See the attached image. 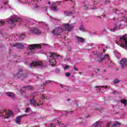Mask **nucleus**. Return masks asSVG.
<instances>
[{
    "mask_svg": "<svg viewBox=\"0 0 127 127\" xmlns=\"http://www.w3.org/2000/svg\"><path fill=\"white\" fill-rule=\"evenodd\" d=\"M92 54L93 55H96L97 56L95 59V61L99 62V63H101L103 60H108V61L109 62L111 61V60H110V56L108 54L104 55V57L102 58V56H103V53L102 52L96 51L93 52Z\"/></svg>",
    "mask_w": 127,
    "mask_h": 127,
    "instance_id": "obj_1",
    "label": "nucleus"
},
{
    "mask_svg": "<svg viewBox=\"0 0 127 127\" xmlns=\"http://www.w3.org/2000/svg\"><path fill=\"white\" fill-rule=\"evenodd\" d=\"M5 20L8 22V23L11 24L13 26H15L16 25V22L18 21L20 22L19 25H20V24H22V21H23V20L20 19V18L16 15H14L11 17L10 19H7Z\"/></svg>",
    "mask_w": 127,
    "mask_h": 127,
    "instance_id": "obj_2",
    "label": "nucleus"
},
{
    "mask_svg": "<svg viewBox=\"0 0 127 127\" xmlns=\"http://www.w3.org/2000/svg\"><path fill=\"white\" fill-rule=\"evenodd\" d=\"M113 20L115 21L113 27L111 29H108L111 32H115V31L119 30V29H122L124 26H127V24H122V23L119 24V20L116 17L113 18Z\"/></svg>",
    "mask_w": 127,
    "mask_h": 127,
    "instance_id": "obj_3",
    "label": "nucleus"
},
{
    "mask_svg": "<svg viewBox=\"0 0 127 127\" xmlns=\"http://www.w3.org/2000/svg\"><path fill=\"white\" fill-rule=\"evenodd\" d=\"M48 44H32L29 45V52H28V55H32V53L34 49H41L43 47L47 46Z\"/></svg>",
    "mask_w": 127,
    "mask_h": 127,
    "instance_id": "obj_4",
    "label": "nucleus"
},
{
    "mask_svg": "<svg viewBox=\"0 0 127 127\" xmlns=\"http://www.w3.org/2000/svg\"><path fill=\"white\" fill-rule=\"evenodd\" d=\"M54 57H60L61 58H63V56H61L58 55H56V54L53 53H51L50 58L49 59V62L50 63L49 65H51L52 66H55L56 65V61L55 60V58Z\"/></svg>",
    "mask_w": 127,
    "mask_h": 127,
    "instance_id": "obj_5",
    "label": "nucleus"
},
{
    "mask_svg": "<svg viewBox=\"0 0 127 127\" xmlns=\"http://www.w3.org/2000/svg\"><path fill=\"white\" fill-rule=\"evenodd\" d=\"M13 77H15V79H20L21 80H23L28 77V74L23 73L22 69H20L16 74H13Z\"/></svg>",
    "mask_w": 127,
    "mask_h": 127,
    "instance_id": "obj_6",
    "label": "nucleus"
},
{
    "mask_svg": "<svg viewBox=\"0 0 127 127\" xmlns=\"http://www.w3.org/2000/svg\"><path fill=\"white\" fill-rule=\"evenodd\" d=\"M118 45H120L121 47H127V34H126L123 35L122 37H120V42H116Z\"/></svg>",
    "mask_w": 127,
    "mask_h": 127,
    "instance_id": "obj_7",
    "label": "nucleus"
},
{
    "mask_svg": "<svg viewBox=\"0 0 127 127\" xmlns=\"http://www.w3.org/2000/svg\"><path fill=\"white\" fill-rule=\"evenodd\" d=\"M37 66L41 68L45 67L44 64L39 61H37L35 62H33L32 63H31L29 65V67H30V68H32V67H37Z\"/></svg>",
    "mask_w": 127,
    "mask_h": 127,
    "instance_id": "obj_8",
    "label": "nucleus"
},
{
    "mask_svg": "<svg viewBox=\"0 0 127 127\" xmlns=\"http://www.w3.org/2000/svg\"><path fill=\"white\" fill-rule=\"evenodd\" d=\"M63 30H64V29H62V28L57 27L55 28L53 31H52V33H53L54 35L58 36L59 35L61 32H63Z\"/></svg>",
    "mask_w": 127,
    "mask_h": 127,
    "instance_id": "obj_9",
    "label": "nucleus"
},
{
    "mask_svg": "<svg viewBox=\"0 0 127 127\" xmlns=\"http://www.w3.org/2000/svg\"><path fill=\"white\" fill-rule=\"evenodd\" d=\"M57 111L58 113H61L62 115L63 116L64 115L66 117H68V114H70L71 115L73 114V111H71L70 112H68L67 111H60L57 110H54V112Z\"/></svg>",
    "mask_w": 127,
    "mask_h": 127,
    "instance_id": "obj_10",
    "label": "nucleus"
},
{
    "mask_svg": "<svg viewBox=\"0 0 127 127\" xmlns=\"http://www.w3.org/2000/svg\"><path fill=\"white\" fill-rule=\"evenodd\" d=\"M121 66L122 69H125L127 67V60L126 59H122L120 61Z\"/></svg>",
    "mask_w": 127,
    "mask_h": 127,
    "instance_id": "obj_11",
    "label": "nucleus"
},
{
    "mask_svg": "<svg viewBox=\"0 0 127 127\" xmlns=\"http://www.w3.org/2000/svg\"><path fill=\"white\" fill-rule=\"evenodd\" d=\"M11 46L13 47H16L18 49H22V48L24 47V45H23V44L21 43H16Z\"/></svg>",
    "mask_w": 127,
    "mask_h": 127,
    "instance_id": "obj_12",
    "label": "nucleus"
},
{
    "mask_svg": "<svg viewBox=\"0 0 127 127\" xmlns=\"http://www.w3.org/2000/svg\"><path fill=\"white\" fill-rule=\"evenodd\" d=\"M28 21L30 22V23H31L32 24H35V23H37V22L39 23V24H43V25L45 24V22L43 21L37 22L35 20L32 19H28Z\"/></svg>",
    "mask_w": 127,
    "mask_h": 127,
    "instance_id": "obj_13",
    "label": "nucleus"
},
{
    "mask_svg": "<svg viewBox=\"0 0 127 127\" xmlns=\"http://www.w3.org/2000/svg\"><path fill=\"white\" fill-rule=\"evenodd\" d=\"M29 102L30 105H32L34 107H36V105H37V102H36V100H34V96H33L32 98L29 99Z\"/></svg>",
    "mask_w": 127,
    "mask_h": 127,
    "instance_id": "obj_14",
    "label": "nucleus"
},
{
    "mask_svg": "<svg viewBox=\"0 0 127 127\" xmlns=\"http://www.w3.org/2000/svg\"><path fill=\"white\" fill-rule=\"evenodd\" d=\"M64 27L65 28V30H66V31H70V30H71L73 28V26L70 25V24L68 23L65 24Z\"/></svg>",
    "mask_w": 127,
    "mask_h": 127,
    "instance_id": "obj_15",
    "label": "nucleus"
},
{
    "mask_svg": "<svg viewBox=\"0 0 127 127\" xmlns=\"http://www.w3.org/2000/svg\"><path fill=\"white\" fill-rule=\"evenodd\" d=\"M102 124V123H100L99 121H97L92 126V127H101Z\"/></svg>",
    "mask_w": 127,
    "mask_h": 127,
    "instance_id": "obj_16",
    "label": "nucleus"
},
{
    "mask_svg": "<svg viewBox=\"0 0 127 127\" xmlns=\"http://www.w3.org/2000/svg\"><path fill=\"white\" fill-rule=\"evenodd\" d=\"M99 48H102L103 50L104 53H105L106 50L108 49V47L106 46V45L104 44L99 45Z\"/></svg>",
    "mask_w": 127,
    "mask_h": 127,
    "instance_id": "obj_17",
    "label": "nucleus"
},
{
    "mask_svg": "<svg viewBox=\"0 0 127 127\" xmlns=\"http://www.w3.org/2000/svg\"><path fill=\"white\" fill-rule=\"evenodd\" d=\"M31 32L32 33H33V34H36V35H40V31L38 29H33L32 30Z\"/></svg>",
    "mask_w": 127,
    "mask_h": 127,
    "instance_id": "obj_18",
    "label": "nucleus"
},
{
    "mask_svg": "<svg viewBox=\"0 0 127 127\" xmlns=\"http://www.w3.org/2000/svg\"><path fill=\"white\" fill-rule=\"evenodd\" d=\"M6 96L9 97V98H11V99H14V93L12 92H7L6 93Z\"/></svg>",
    "mask_w": 127,
    "mask_h": 127,
    "instance_id": "obj_19",
    "label": "nucleus"
},
{
    "mask_svg": "<svg viewBox=\"0 0 127 127\" xmlns=\"http://www.w3.org/2000/svg\"><path fill=\"white\" fill-rule=\"evenodd\" d=\"M100 88H101V93H103V92H106L108 91V89H109V87H108V86H103Z\"/></svg>",
    "mask_w": 127,
    "mask_h": 127,
    "instance_id": "obj_20",
    "label": "nucleus"
},
{
    "mask_svg": "<svg viewBox=\"0 0 127 127\" xmlns=\"http://www.w3.org/2000/svg\"><path fill=\"white\" fill-rule=\"evenodd\" d=\"M21 121V116H18V117L16 118L15 123H16V124H18V125H19V124H20Z\"/></svg>",
    "mask_w": 127,
    "mask_h": 127,
    "instance_id": "obj_21",
    "label": "nucleus"
},
{
    "mask_svg": "<svg viewBox=\"0 0 127 127\" xmlns=\"http://www.w3.org/2000/svg\"><path fill=\"white\" fill-rule=\"evenodd\" d=\"M77 40L78 42H81V43H85V39L82 37H77Z\"/></svg>",
    "mask_w": 127,
    "mask_h": 127,
    "instance_id": "obj_22",
    "label": "nucleus"
},
{
    "mask_svg": "<svg viewBox=\"0 0 127 127\" xmlns=\"http://www.w3.org/2000/svg\"><path fill=\"white\" fill-rule=\"evenodd\" d=\"M3 4L4 5V6H1V8H2V7H5V8H10V6H9V5H8V4H7V3H6V2H4Z\"/></svg>",
    "mask_w": 127,
    "mask_h": 127,
    "instance_id": "obj_23",
    "label": "nucleus"
},
{
    "mask_svg": "<svg viewBox=\"0 0 127 127\" xmlns=\"http://www.w3.org/2000/svg\"><path fill=\"white\" fill-rule=\"evenodd\" d=\"M121 124L118 122H115L113 125L111 126V127H118Z\"/></svg>",
    "mask_w": 127,
    "mask_h": 127,
    "instance_id": "obj_24",
    "label": "nucleus"
},
{
    "mask_svg": "<svg viewBox=\"0 0 127 127\" xmlns=\"http://www.w3.org/2000/svg\"><path fill=\"white\" fill-rule=\"evenodd\" d=\"M5 115L7 117H10L13 115V112L12 111H9L8 112H6Z\"/></svg>",
    "mask_w": 127,
    "mask_h": 127,
    "instance_id": "obj_25",
    "label": "nucleus"
},
{
    "mask_svg": "<svg viewBox=\"0 0 127 127\" xmlns=\"http://www.w3.org/2000/svg\"><path fill=\"white\" fill-rule=\"evenodd\" d=\"M115 55L116 56L117 58L119 59L121 57V54L118 53V52L114 51Z\"/></svg>",
    "mask_w": 127,
    "mask_h": 127,
    "instance_id": "obj_26",
    "label": "nucleus"
},
{
    "mask_svg": "<svg viewBox=\"0 0 127 127\" xmlns=\"http://www.w3.org/2000/svg\"><path fill=\"white\" fill-rule=\"evenodd\" d=\"M75 10L68 12V16H72V15H73V14H75Z\"/></svg>",
    "mask_w": 127,
    "mask_h": 127,
    "instance_id": "obj_27",
    "label": "nucleus"
},
{
    "mask_svg": "<svg viewBox=\"0 0 127 127\" xmlns=\"http://www.w3.org/2000/svg\"><path fill=\"white\" fill-rule=\"evenodd\" d=\"M25 38V35H24V34H22L19 36V39L20 40H23V39Z\"/></svg>",
    "mask_w": 127,
    "mask_h": 127,
    "instance_id": "obj_28",
    "label": "nucleus"
},
{
    "mask_svg": "<svg viewBox=\"0 0 127 127\" xmlns=\"http://www.w3.org/2000/svg\"><path fill=\"white\" fill-rule=\"evenodd\" d=\"M121 103H122V104H124L125 105V107H127V101L125 100V99H123L122 100H121Z\"/></svg>",
    "mask_w": 127,
    "mask_h": 127,
    "instance_id": "obj_29",
    "label": "nucleus"
},
{
    "mask_svg": "<svg viewBox=\"0 0 127 127\" xmlns=\"http://www.w3.org/2000/svg\"><path fill=\"white\" fill-rule=\"evenodd\" d=\"M22 3H30L32 2V0H25L24 2L21 1Z\"/></svg>",
    "mask_w": 127,
    "mask_h": 127,
    "instance_id": "obj_30",
    "label": "nucleus"
},
{
    "mask_svg": "<svg viewBox=\"0 0 127 127\" xmlns=\"http://www.w3.org/2000/svg\"><path fill=\"white\" fill-rule=\"evenodd\" d=\"M79 30H81V31H85V28H84V26H83V24H81L80 26L79 27Z\"/></svg>",
    "mask_w": 127,
    "mask_h": 127,
    "instance_id": "obj_31",
    "label": "nucleus"
},
{
    "mask_svg": "<svg viewBox=\"0 0 127 127\" xmlns=\"http://www.w3.org/2000/svg\"><path fill=\"white\" fill-rule=\"evenodd\" d=\"M51 82H53L54 83H56V82H55V81H51V80H46L45 81V85H49V84H50V83H51Z\"/></svg>",
    "mask_w": 127,
    "mask_h": 127,
    "instance_id": "obj_32",
    "label": "nucleus"
},
{
    "mask_svg": "<svg viewBox=\"0 0 127 127\" xmlns=\"http://www.w3.org/2000/svg\"><path fill=\"white\" fill-rule=\"evenodd\" d=\"M23 88H25L26 90H31L32 89V87L29 86H23Z\"/></svg>",
    "mask_w": 127,
    "mask_h": 127,
    "instance_id": "obj_33",
    "label": "nucleus"
},
{
    "mask_svg": "<svg viewBox=\"0 0 127 127\" xmlns=\"http://www.w3.org/2000/svg\"><path fill=\"white\" fill-rule=\"evenodd\" d=\"M51 9L53 10V11H58V10L56 8V7L55 6H52L51 7Z\"/></svg>",
    "mask_w": 127,
    "mask_h": 127,
    "instance_id": "obj_34",
    "label": "nucleus"
},
{
    "mask_svg": "<svg viewBox=\"0 0 127 127\" xmlns=\"http://www.w3.org/2000/svg\"><path fill=\"white\" fill-rule=\"evenodd\" d=\"M4 23H5V20H0V25H3V24H4Z\"/></svg>",
    "mask_w": 127,
    "mask_h": 127,
    "instance_id": "obj_35",
    "label": "nucleus"
},
{
    "mask_svg": "<svg viewBox=\"0 0 127 127\" xmlns=\"http://www.w3.org/2000/svg\"><path fill=\"white\" fill-rule=\"evenodd\" d=\"M96 90L97 93L101 92V88L100 87H96Z\"/></svg>",
    "mask_w": 127,
    "mask_h": 127,
    "instance_id": "obj_36",
    "label": "nucleus"
},
{
    "mask_svg": "<svg viewBox=\"0 0 127 127\" xmlns=\"http://www.w3.org/2000/svg\"><path fill=\"white\" fill-rule=\"evenodd\" d=\"M119 83H120V79H116L114 80V84H119Z\"/></svg>",
    "mask_w": 127,
    "mask_h": 127,
    "instance_id": "obj_37",
    "label": "nucleus"
},
{
    "mask_svg": "<svg viewBox=\"0 0 127 127\" xmlns=\"http://www.w3.org/2000/svg\"><path fill=\"white\" fill-rule=\"evenodd\" d=\"M41 99L42 100V101L43 102L45 101V96H44V95H42V96L41 97Z\"/></svg>",
    "mask_w": 127,
    "mask_h": 127,
    "instance_id": "obj_38",
    "label": "nucleus"
},
{
    "mask_svg": "<svg viewBox=\"0 0 127 127\" xmlns=\"http://www.w3.org/2000/svg\"><path fill=\"white\" fill-rule=\"evenodd\" d=\"M94 110L95 111H100V112H101V111H102V110H103V109L102 108H95L94 109Z\"/></svg>",
    "mask_w": 127,
    "mask_h": 127,
    "instance_id": "obj_39",
    "label": "nucleus"
},
{
    "mask_svg": "<svg viewBox=\"0 0 127 127\" xmlns=\"http://www.w3.org/2000/svg\"><path fill=\"white\" fill-rule=\"evenodd\" d=\"M61 86L62 87V88H64V89H67V88H68V87H67L66 86H65L63 84H61Z\"/></svg>",
    "mask_w": 127,
    "mask_h": 127,
    "instance_id": "obj_40",
    "label": "nucleus"
},
{
    "mask_svg": "<svg viewBox=\"0 0 127 127\" xmlns=\"http://www.w3.org/2000/svg\"><path fill=\"white\" fill-rule=\"evenodd\" d=\"M70 75H71V73H70L69 72L65 73V76L66 77H70Z\"/></svg>",
    "mask_w": 127,
    "mask_h": 127,
    "instance_id": "obj_41",
    "label": "nucleus"
},
{
    "mask_svg": "<svg viewBox=\"0 0 127 127\" xmlns=\"http://www.w3.org/2000/svg\"><path fill=\"white\" fill-rule=\"evenodd\" d=\"M60 127H66L67 126H66L65 124H60Z\"/></svg>",
    "mask_w": 127,
    "mask_h": 127,
    "instance_id": "obj_42",
    "label": "nucleus"
},
{
    "mask_svg": "<svg viewBox=\"0 0 127 127\" xmlns=\"http://www.w3.org/2000/svg\"><path fill=\"white\" fill-rule=\"evenodd\" d=\"M56 73H60V69L59 68H56Z\"/></svg>",
    "mask_w": 127,
    "mask_h": 127,
    "instance_id": "obj_43",
    "label": "nucleus"
},
{
    "mask_svg": "<svg viewBox=\"0 0 127 127\" xmlns=\"http://www.w3.org/2000/svg\"><path fill=\"white\" fill-rule=\"evenodd\" d=\"M27 116H28V115L25 114H23V115H22L21 116H20L21 117V118H22V117H27Z\"/></svg>",
    "mask_w": 127,
    "mask_h": 127,
    "instance_id": "obj_44",
    "label": "nucleus"
},
{
    "mask_svg": "<svg viewBox=\"0 0 127 127\" xmlns=\"http://www.w3.org/2000/svg\"><path fill=\"white\" fill-rule=\"evenodd\" d=\"M64 1H69V3H73V1H72V0H64Z\"/></svg>",
    "mask_w": 127,
    "mask_h": 127,
    "instance_id": "obj_45",
    "label": "nucleus"
},
{
    "mask_svg": "<svg viewBox=\"0 0 127 127\" xmlns=\"http://www.w3.org/2000/svg\"><path fill=\"white\" fill-rule=\"evenodd\" d=\"M44 101H42L41 100L39 101L40 104L41 105H44V103H43Z\"/></svg>",
    "mask_w": 127,
    "mask_h": 127,
    "instance_id": "obj_46",
    "label": "nucleus"
},
{
    "mask_svg": "<svg viewBox=\"0 0 127 127\" xmlns=\"http://www.w3.org/2000/svg\"><path fill=\"white\" fill-rule=\"evenodd\" d=\"M73 69L74 71H78V69H77V68L76 67V65H74L73 66Z\"/></svg>",
    "mask_w": 127,
    "mask_h": 127,
    "instance_id": "obj_47",
    "label": "nucleus"
},
{
    "mask_svg": "<svg viewBox=\"0 0 127 127\" xmlns=\"http://www.w3.org/2000/svg\"><path fill=\"white\" fill-rule=\"evenodd\" d=\"M30 108H27L25 111V113H29Z\"/></svg>",
    "mask_w": 127,
    "mask_h": 127,
    "instance_id": "obj_48",
    "label": "nucleus"
},
{
    "mask_svg": "<svg viewBox=\"0 0 127 127\" xmlns=\"http://www.w3.org/2000/svg\"><path fill=\"white\" fill-rule=\"evenodd\" d=\"M106 32H107V31H106V30L104 29L102 30L103 34H105V33H106Z\"/></svg>",
    "mask_w": 127,
    "mask_h": 127,
    "instance_id": "obj_49",
    "label": "nucleus"
},
{
    "mask_svg": "<svg viewBox=\"0 0 127 127\" xmlns=\"http://www.w3.org/2000/svg\"><path fill=\"white\" fill-rule=\"evenodd\" d=\"M64 12L65 14V15H68V12H67V11H64Z\"/></svg>",
    "mask_w": 127,
    "mask_h": 127,
    "instance_id": "obj_50",
    "label": "nucleus"
},
{
    "mask_svg": "<svg viewBox=\"0 0 127 127\" xmlns=\"http://www.w3.org/2000/svg\"><path fill=\"white\" fill-rule=\"evenodd\" d=\"M113 94L114 95H117V94H118V91H113Z\"/></svg>",
    "mask_w": 127,
    "mask_h": 127,
    "instance_id": "obj_51",
    "label": "nucleus"
},
{
    "mask_svg": "<svg viewBox=\"0 0 127 127\" xmlns=\"http://www.w3.org/2000/svg\"><path fill=\"white\" fill-rule=\"evenodd\" d=\"M43 119H44V116H41L40 118V120H43Z\"/></svg>",
    "mask_w": 127,
    "mask_h": 127,
    "instance_id": "obj_52",
    "label": "nucleus"
},
{
    "mask_svg": "<svg viewBox=\"0 0 127 127\" xmlns=\"http://www.w3.org/2000/svg\"><path fill=\"white\" fill-rule=\"evenodd\" d=\"M50 127H55V126L54 125V124H51Z\"/></svg>",
    "mask_w": 127,
    "mask_h": 127,
    "instance_id": "obj_53",
    "label": "nucleus"
},
{
    "mask_svg": "<svg viewBox=\"0 0 127 127\" xmlns=\"http://www.w3.org/2000/svg\"><path fill=\"white\" fill-rule=\"evenodd\" d=\"M68 68H69V66L68 65H65L64 66V69H68Z\"/></svg>",
    "mask_w": 127,
    "mask_h": 127,
    "instance_id": "obj_54",
    "label": "nucleus"
},
{
    "mask_svg": "<svg viewBox=\"0 0 127 127\" xmlns=\"http://www.w3.org/2000/svg\"><path fill=\"white\" fill-rule=\"evenodd\" d=\"M36 76V79L38 80V79L39 78V76H38V75H37Z\"/></svg>",
    "mask_w": 127,
    "mask_h": 127,
    "instance_id": "obj_55",
    "label": "nucleus"
},
{
    "mask_svg": "<svg viewBox=\"0 0 127 127\" xmlns=\"http://www.w3.org/2000/svg\"><path fill=\"white\" fill-rule=\"evenodd\" d=\"M40 106H41V105L40 104H37V102L36 106L37 107H40Z\"/></svg>",
    "mask_w": 127,
    "mask_h": 127,
    "instance_id": "obj_56",
    "label": "nucleus"
},
{
    "mask_svg": "<svg viewBox=\"0 0 127 127\" xmlns=\"http://www.w3.org/2000/svg\"><path fill=\"white\" fill-rule=\"evenodd\" d=\"M20 93H22L23 91L22 90H21V89H20Z\"/></svg>",
    "mask_w": 127,
    "mask_h": 127,
    "instance_id": "obj_57",
    "label": "nucleus"
},
{
    "mask_svg": "<svg viewBox=\"0 0 127 127\" xmlns=\"http://www.w3.org/2000/svg\"><path fill=\"white\" fill-rule=\"evenodd\" d=\"M115 10L116 11H115L114 12H115V13H117V11H118V9H116Z\"/></svg>",
    "mask_w": 127,
    "mask_h": 127,
    "instance_id": "obj_58",
    "label": "nucleus"
},
{
    "mask_svg": "<svg viewBox=\"0 0 127 127\" xmlns=\"http://www.w3.org/2000/svg\"><path fill=\"white\" fill-rule=\"evenodd\" d=\"M56 45H57L58 46H59V45L58 43H57V44H55V46H56Z\"/></svg>",
    "mask_w": 127,
    "mask_h": 127,
    "instance_id": "obj_59",
    "label": "nucleus"
},
{
    "mask_svg": "<svg viewBox=\"0 0 127 127\" xmlns=\"http://www.w3.org/2000/svg\"><path fill=\"white\" fill-rule=\"evenodd\" d=\"M8 84H12V82H11V81H8Z\"/></svg>",
    "mask_w": 127,
    "mask_h": 127,
    "instance_id": "obj_60",
    "label": "nucleus"
},
{
    "mask_svg": "<svg viewBox=\"0 0 127 127\" xmlns=\"http://www.w3.org/2000/svg\"><path fill=\"white\" fill-rule=\"evenodd\" d=\"M45 99H46V100H49V97H46Z\"/></svg>",
    "mask_w": 127,
    "mask_h": 127,
    "instance_id": "obj_61",
    "label": "nucleus"
},
{
    "mask_svg": "<svg viewBox=\"0 0 127 127\" xmlns=\"http://www.w3.org/2000/svg\"><path fill=\"white\" fill-rule=\"evenodd\" d=\"M105 3H108V1H107V0H105Z\"/></svg>",
    "mask_w": 127,
    "mask_h": 127,
    "instance_id": "obj_62",
    "label": "nucleus"
},
{
    "mask_svg": "<svg viewBox=\"0 0 127 127\" xmlns=\"http://www.w3.org/2000/svg\"><path fill=\"white\" fill-rule=\"evenodd\" d=\"M70 100H71V99H67V102H69V101H70Z\"/></svg>",
    "mask_w": 127,
    "mask_h": 127,
    "instance_id": "obj_63",
    "label": "nucleus"
},
{
    "mask_svg": "<svg viewBox=\"0 0 127 127\" xmlns=\"http://www.w3.org/2000/svg\"><path fill=\"white\" fill-rule=\"evenodd\" d=\"M57 3H58V5H59V4H60V2H57Z\"/></svg>",
    "mask_w": 127,
    "mask_h": 127,
    "instance_id": "obj_64",
    "label": "nucleus"
}]
</instances>
